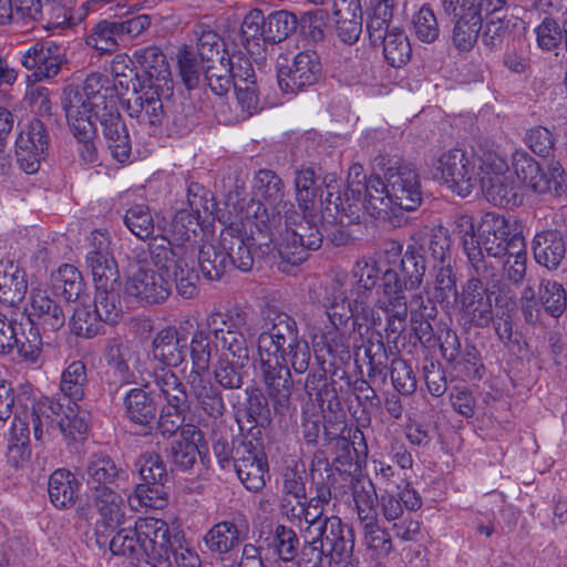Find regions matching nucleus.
<instances>
[{"instance_id":"f8f14e48","label":"nucleus","mask_w":567,"mask_h":567,"mask_svg":"<svg viewBox=\"0 0 567 567\" xmlns=\"http://www.w3.org/2000/svg\"><path fill=\"white\" fill-rule=\"evenodd\" d=\"M488 150L478 147L472 152L451 148L440 153L431 164V176L461 197L468 196L477 187L482 159Z\"/></svg>"},{"instance_id":"6e6552de","label":"nucleus","mask_w":567,"mask_h":567,"mask_svg":"<svg viewBox=\"0 0 567 567\" xmlns=\"http://www.w3.org/2000/svg\"><path fill=\"white\" fill-rule=\"evenodd\" d=\"M321 515L320 499L306 501L300 520L296 523L300 525L306 543L316 551L317 559L322 556L328 558L329 567H355L351 532L339 517L331 516L322 520Z\"/></svg>"},{"instance_id":"72a5a7b5","label":"nucleus","mask_w":567,"mask_h":567,"mask_svg":"<svg viewBox=\"0 0 567 567\" xmlns=\"http://www.w3.org/2000/svg\"><path fill=\"white\" fill-rule=\"evenodd\" d=\"M237 218L238 217H236L235 219H233L229 223V230L231 233L236 234L238 238L233 244L229 251L216 255L215 259L212 260L213 268L215 269V275H214L215 277H218L230 264L235 265L238 269H240L243 271L249 270L252 266V258H251L250 251H249L247 245L245 244L244 239L252 237L255 235V233H259V231L255 230L251 235L239 234L231 227L233 223Z\"/></svg>"},{"instance_id":"58836bf2","label":"nucleus","mask_w":567,"mask_h":567,"mask_svg":"<svg viewBox=\"0 0 567 567\" xmlns=\"http://www.w3.org/2000/svg\"><path fill=\"white\" fill-rule=\"evenodd\" d=\"M86 265L96 290L117 288L118 270L114 258L106 252H87Z\"/></svg>"},{"instance_id":"a211bd4d","label":"nucleus","mask_w":567,"mask_h":567,"mask_svg":"<svg viewBox=\"0 0 567 567\" xmlns=\"http://www.w3.org/2000/svg\"><path fill=\"white\" fill-rule=\"evenodd\" d=\"M322 75V64L313 51H301L278 71V81L284 91L295 93L316 84Z\"/></svg>"},{"instance_id":"13d9d810","label":"nucleus","mask_w":567,"mask_h":567,"mask_svg":"<svg viewBox=\"0 0 567 567\" xmlns=\"http://www.w3.org/2000/svg\"><path fill=\"white\" fill-rule=\"evenodd\" d=\"M413 30L416 38L425 43L435 41L439 37V23L433 10L429 6H422L413 16Z\"/></svg>"},{"instance_id":"2eb2a0df","label":"nucleus","mask_w":567,"mask_h":567,"mask_svg":"<svg viewBox=\"0 0 567 567\" xmlns=\"http://www.w3.org/2000/svg\"><path fill=\"white\" fill-rule=\"evenodd\" d=\"M136 528L144 561L152 567L167 561L177 532L172 530L164 519L155 517L137 519Z\"/></svg>"},{"instance_id":"aec40b11","label":"nucleus","mask_w":567,"mask_h":567,"mask_svg":"<svg viewBox=\"0 0 567 567\" xmlns=\"http://www.w3.org/2000/svg\"><path fill=\"white\" fill-rule=\"evenodd\" d=\"M49 147L43 123L33 120L21 128L16 141V155L20 167L27 174L38 172Z\"/></svg>"},{"instance_id":"052dcab7","label":"nucleus","mask_w":567,"mask_h":567,"mask_svg":"<svg viewBox=\"0 0 567 567\" xmlns=\"http://www.w3.org/2000/svg\"><path fill=\"white\" fill-rule=\"evenodd\" d=\"M11 434L13 442L9 446L10 458L14 461L16 465H19L28 461L31 455V450L28 445L29 427L22 420L14 417L11 425Z\"/></svg>"},{"instance_id":"de8ad7c7","label":"nucleus","mask_w":567,"mask_h":567,"mask_svg":"<svg viewBox=\"0 0 567 567\" xmlns=\"http://www.w3.org/2000/svg\"><path fill=\"white\" fill-rule=\"evenodd\" d=\"M73 308V315L70 320L72 331L80 337L92 338L99 332L100 318L96 310L90 311L89 305L80 297Z\"/></svg>"},{"instance_id":"4be33fe9","label":"nucleus","mask_w":567,"mask_h":567,"mask_svg":"<svg viewBox=\"0 0 567 567\" xmlns=\"http://www.w3.org/2000/svg\"><path fill=\"white\" fill-rule=\"evenodd\" d=\"M136 74L134 84L165 86L172 92V81L168 64L164 54L156 47H147L134 53Z\"/></svg>"},{"instance_id":"37998d69","label":"nucleus","mask_w":567,"mask_h":567,"mask_svg":"<svg viewBox=\"0 0 567 567\" xmlns=\"http://www.w3.org/2000/svg\"><path fill=\"white\" fill-rule=\"evenodd\" d=\"M297 202L301 212H312L324 208L328 199L324 202L322 196L318 197L315 186V173L312 169H301L297 173L295 181Z\"/></svg>"},{"instance_id":"f257e3e1","label":"nucleus","mask_w":567,"mask_h":567,"mask_svg":"<svg viewBox=\"0 0 567 567\" xmlns=\"http://www.w3.org/2000/svg\"><path fill=\"white\" fill-rule=\"evenodd\" d=\"M214 334L224 351L240 362L249 359L248 341L255 332L245 313L227 310L209 315L198 323L190 340L193 368L186 375L188 394L212 416L223 414L225 404L220 392L210 383L207 371L212 359L210 334Z\"/></svg>"},{"instance_id":"0eeeda50","label":"nucleus","mask_w":567,"mask_h":567,"mask_svg":"<svg viewBox=\"0 0 567 567\" xmlns=\"http://www.w3.org/2000/svg\"><path fill=\"white\" fill-rule=\"evenodd\" d=\"M402 279L395 267L386 270L382 277L375 310L386 315V330L401 333L405 330L408 318L406 291L417 289L426 270V257L422 246H409L399 264Z\"/></svg>"},{"instance_id":"412c9836","label":"nucleus","mask_w":567,"mask_h":567,"mask_svg":"<svg viewBox=\"0 0 567 567\" xmlns=\"http://www.w3.org/2000/svg\"><path fill=\"white\" fill-rule=\"evenodd\" d=\"M217 62L208 71V84L216 94L221 95L235 82H255L252 65L240 53L223 54Z\"/></svg>"},{"instance_id":"473e14b6","label":"nucleus","mask_w":567,"mask_h":567,"mask_svg":"<svg viewBox=\"0 0 567 567\" xmlns=\"http://www.w3.org/2000/svg\"><path fill=\"white\" fill-rule=\"evenodd\" d=\"M535 260L547 269H556L565 257V244L553 230L537 233L533 241Z\"/></svg>"},{"instance_id":"bf43d9fd","label":"nucleus","mask_w":567,"mask_h":567,"mask_svg":"<svg viewBox=\"0 0 567 567\" xmlns=\"http://www.w3.org/2000/svg\"><path fill=\"white\" fill-rule=\"evenodd\" d=\"M58 430L71 440L82 439L87 432V422L84 413H80L76 406H68L63 410L62 417L58 420Z\"/></svg>"},{"instance_id":"e433bc0d","label":"nucleus","mask_w":567,"mask_h":567,"mask_svg":"<svg viewBox=\"0 0 567 567\" xmlns=\"http://www.w3.org/2000/svg\"><path fill=\"white\" fill-rule=\"evenodd\" d=\"M62 405L49 398L39 400L33 405L32 426L35 440L42 441L45 435L58 430V420L62 417Z\"/></svg>"},{"instance_id":"5701e85b","label":"nucleus","mask_w":567,"mask_h":567,"mask_svg":"<svg viewBox=\"0 0 567 567\" xmlns=\"http://www.w3.org/2000/svg\"><path fill=\"white\" fill-rule=\"evenodd\" d=\"M463 317L472 324L486 327L493 319V306L487 288L478 279H471L460 296Z\"/></svg>"},{"instance_id":"a878e982","label":"nucleus","mask_w":567,"mask_h":567,"mask_svg":"<svg viewBox=\"0 0 567 567\" xmlns=\"http://www.w3.org/2000/svg\"><path fill=\"white\" fill-rule=\"evenodd\" d=\"M206 447L203 433L195 425L187 424L179 431L171 447L173 463L181 470L190 468Z\"/></svg>"},{"instance_id":"4d7b16f0","label":"nucleus","mask_w":567,"mask_h":567,"mask_svg":"<svg viewBox=\"0 0 567 567\" xmlns=\"http://www.w3.org/2000/svg\"><path fill=\"white\" fill-rule=\"evenodd\" d=\"M235 359V362H230L226 354H223L215 365V380L224 389H239L243 384L240 369L248 360L240 362L237 358Z\"/></svg>"},{"instance_id":"f704fd0d","label":"nucleus","mask_w":567,"mask_h":567,"mask_svg":"<svg viewBox=\"0 0 567 567\" xmlns=\"http://www.w3.org/2000/svg\"><path fill=\"white\" fill-rule=\"evenodd\" d=\"M377 43L382 44L384 59L393 68H401L411 59V42L400 28L391 27V29H386Z\"/></svg>"},{"instance_id":"338daca9","label":"nucleus","mask_w":567,"mask_h":567,"mask_svg":"<svg viewBox=\"0 0 567 567\" xmlns=\"http://www.w3.org/2000/svg\"><path fill=\"white\" fill-rule=\"evenodd\" d=\"M391 380L395 390L403 395H409L416 389V380L412 368L405 360L395 359L392 361Z\"/></svg>"},{"instance_id":"2f4dec72","label":"nucleus","mask_w":567,"mask_h":567,"mask_svg":"<svg viewBox=\"0 0 567 567\" xmlns=\"http://www.w3.org/2000/svg\"><path fill=\"white\" fill-rule=\"evenodd\" d=\"M132 357V352L127 347L116 341L109 344L106 350V380L111 385H114L115 390L134 381V372L128 364Z\"/></svg>"},{"instance_id":"c756f323","label":"nucleus","mask_w":567,"mask_h":567,"mask_svg":"<svg viewBox=\"0 0 567 567\" xmlns=\"http://www.w3.org/2000/svg\"><path fill=\"white\" fill-rule=\"evenodd\" d=\"M152 344V359L165 367H177L185 358V340L174 328L162 329Z\"/></svg>"},{"instance_id":"4468645a","label":"nucleus","mask_w":567,"mask_h":567,"mask_svg":"<svg viewBox=\"0 0 567 567\" xmlns=\"http://www.w3.org/2000/svg\"><path fill=\"white\" fill-rule=\"evenodd\" d=\"M153 265L140 266L132 272L125 284V292L141 302L159 303L169 295L172 279L181 280L185 267L167 268L157 264L153 258Z\"/></svg>"},{"instance_id":"603ef678","label":"nucleus","mask_w":567,"mask_h":567,"mask_svg":"<svg viewBox=\"0 0 567 567\" xmlns=\"http://www.w3.org/2000/svg\"><path fill=\"white\" fill-rule=\"evenodd\" d=\"M371 7L367 28L371 41L377 44L381 34L391 29L389 23L392 19L393 0H372Z\"/></svg>"},{"instance_id":"393cba45","label":"nucleus","mask_w":567,"mask_h":567,"mask_svg":"<svg viewBox=\"0 0 567 567\" xmlns=\"http://www.w3.org/2000/svg\"><path fill=\"white\" fill-rule=\"evenodd\" d=\"M27 323L44 329L58 330L63 327L65 316L60 306L49 298L45 290L33 288L30 301L25 306Z\"/></svg>"},{"instance_id":"49530a36","label":"nucleus","mask_w":567,"mask_h":567,"mask_svg":"<svg viewBox=\"0 0 567 567\" xmlns=\"http://www.w3.org/2000/svg\"><path fill=\"white\" fill-rule=\"evenodd\" d=\"M54 289L66 300L78 301L82 292L81 275L74 266L62 265L52 276Z\"/></svg>"},{"instance_id":"bb28decb","label":"nucleus","mask_w":567,"mask_h":567,"mask_svg":"<svg viewBox=\"0 0 567 567\" xmlns=\"http://www.w3.org/2000/svg\"><path fill=\"white\" fill-rule=\"evenodd\" d=\"M21 63L25 69L33 70L39 80L49 79L59 73L62 55L53 43H35L22 54Z\"/></svg>"},{"instance_id":"0e129e2a","label":"nucleus","mask_w":567,"mask_h":567,"mask_svg":"<svg viewBox=\"0 0 567 567\" xmlns=\"http://www.w3.org/2000/svg\"><path fill=\"white\" fill-rule=\"evenodd\" d=\"M565 33H567V30L563 31L557 21L550 18L544 19V21L535 28L537 45L544 51L558 49Z\"/></svg>"},{"instance_id":"ddd939ff","label":"nucleus","mask_w":567,"mask_h":567,"mask_svg":"<svg viewBox=\"0 0 567 567\" xmlns=\"http://www.w3.org/2000/svg\"><path fill=\"white\" fill-rule=\"evenodd\" d=\"M327 316L334 328L346 324L353 318V330L361 338L367 337L372 329L382 323L381 313L371 308L363 295L346 296L340 287H334L324 303Z\"/></svg>"},{"instance_id":"7c9ffc66","label":"nucleus","mask_w":567,"mask_h":567,"mask_svg":"<svg viewBox=\"0 0 567 567\" xmlns=\"http://www.w3.org/2000/svg\"><path fill=\"white\" fill-rule=\"evenodd\" d=\"M115 480H127V475L118 471L106 455H93L86 470V481L91 489L96 494L104 489H113Z\"/></svg>"},{"instance_id":"ea45409f","label":"nucleus","mask_w":567,"mask_h":567,"mask_svg":"<svg viewBox=\"0 0 567 567\" xmlns=\"http://www.w3.org/2000/svg\"><path fill=\"white\" fill-rule=\"evenodd\" d=\"M125 414L135 424L147 426L156 416V405L141 389L130 390L124 400Z\"/></svg>"},{"instance_id":"69168bd1","label":"nucleus","mask_w":567,"mask_h":567,"mask_svg":"<svg viewBox=\"0 0 567 567\" xmlns=\"http://www.w3.org/2000/svg\"><path fill=\"white\" fill-rule=\"evenodd\" d=\"M298 545L299 540L292 529L284 525L276 527L271 546L282 561H291L295 558Z\"/></svg>"},{"instance_id":"c85d7f7f","label":"nucleus","mask_w":567,"mask_h":567,"mask_svg":"<svg viewBox=\"0 0 567 567\" xmlns=\"http://www.w3.org/2000/svg\"><path fill=\"white\" fill-rule=\"evenodd\" d=\"M333 16L337 34L341 41L348 44L357 42L362 32V11L359 0H337Z\"/></svg>"},{"instance_id":"7ed1b4c3","label":"nucleus","mask_w":567,"mask_h":567,"mask_svg":"<svg viewBox=\"0 0 567 567\" xmlns=\"http://www.w3.org/2000/svg\"><path fill=\"white\" fill-rule=\"evenodd\" d=\"M513 167L514 173L498 152L488 150L477 176V187L488 203L501 207L517 205L516 178L536 193L567 195V176L559 163L550 162L540 167L527 153L516 151L513 154Z\"/></svg>"},{"instance_id":"6e6d98bb","label":"nucleus","mask_w":567,"mask_h":567,"mask_svg":"<svg viewBox=\"0 0 567 567\" xmlns=\"http://www.w3.org/2000/svg\"><path fill=\"white\" fill-rule=\"evenodd\" d=\"M94 308L101 321L115 323L122 316L116 288L96 290Z\"/></svg>"},{"instance_id":"680f3d73","label":"nucleus","mask_w":567,"mask_h":567,"mask_svg":"<svg viewBox=\"0 0 567 567\" xmlns=\"http://www.w3.org/2000/svg\"><path fill=\"white\" fill-rule=\"evenodd\" d=\"M138 473L141 481L148 484L167 482L166 465L156 453H144L140 457Z\"/></svg>"},{"instance_id":"dca6fc26","label":"nucleus","mask_w":567,"mask_h":567,"mask_svg":"<svg viewBox=\"0 0 567 567\" xmlns=\"http://www.w3.org/2000/svg\"><path fill=\"white\" fill-rule=\"evenodd\" d=\"M231 460L237 476L248 491L258 492L269 478L268 462L264 450L251 441L235 445Z\"/></svg>"},{"instance_id":"09e8293b","label":"nucleus","mask_w":567,"mask_h":567,"mask_svg":"<svg viewBox=\"0 0 567 567\" xmlns=\"http://www.w3.org/2000/svg\"><path fill=\"white\" fill-rule=\"evenodd\" d=\"M110 549L114 555L126 556L135 564L144 561L142 558V549H140V537L137 535L136 525L133 529H120L112 537L110 542Z\"/></svg>"},{"instance_id":"9b49d317","label":"nucleus","mask_w":567,"mask_h":567,"mask_svg":"<svg viewBox=\"0 0 567 567\" xmlns=\"http://www.w3.org/2000/svg\"><path fill=\"white\" fill-rule=\"evenodd\" d=\"M258 351L262 364L272 370L290 364L296 372L303 373L310 361L308 343L298 338L296 323L288 317L259 336Z\"/></svg>"},{"instance_id":"423d86ee","label":"nucleus","mask_w":567,"mask_h":567,"mask_svg":"<svg viewBox=\"0 0 567 567\" xmlns=\"http://www.w3.org/2000/svg\"><path fill=\"white\" fill-rule=\"evenodd\" d=\"M357 202L349 203L346 192L342 196H337L334 200L328 199L324 208L312 212H302V220L296 219L285 214V231L280 234L277 243V252L280 257L278 265L284 272H290L291 267L300 265L307 259L308 250H316L321 246L322 234L320 226L326 224L343 223L342 217L349 218V221L358 220Z\"/></svg>"},{"instance_id":"f3484780","label":"nucleus","mask_w":567,"mask_h":567,"mask_svg":"<svg viewBox=\"0 0 567 567\" xmlns=\"http://www.w3.org/2000/svg\"><path fill=\"white\" fill-rule=\"evenodd\" d=\"M166 91L165 86L134 84L130 96L125 100L127 114L141 126L154 128L161 125L164 118V109L159 95Z\"/></svg>"},{"instance_id":"c9c22d12","label":"nucleus","mask_w":567,"mask_h":567,"mask_svg":"<svg viewBox=\"0 0 567 567\" xmlns=\"http://www.w3.org/2000/svg\"><path fill=\"white\" fill-rule=\"evenodd\" d=\"M14 348L22 362L33 368L42 364V338L39 327L20 323L14 338Z\"/></svg>"},{"instance_id":"39448f33","label":"nucleus","mask_w":567,"mask_h":567,"mask_svg":"<svg viewBox=\"0 0 567 567\" xmlns=\"http://www.w3.org/2000/svg\"><path fill=\"white\" fill-rule=\"evenodd\" d=\"M344 192L349 203L360 204L358 220L362 213L378 219H391L399 209L413 210L422 200L417 174L408 167L389 169L385 181L379 176L365 181L363 167L352 165Z\"/></svg>"},{"instance_id":"e2e57ef3","label":"nucleus","mask_w":567,"mask_h":567,"mask_svg":"<svg viewBox=\"0 0 567 567\" xmlns=\"http://www.w3.org/2000/svg\"><path fill=\"white\" fill-rule=\"evenodd\" d=\"M266 19L259 9H251L243 19L240 25V38L246 44L255 42L259 44L260 40L266 41Z\"/></svg>"},{"instance_id":"5fc2aeb1","label":"nucleus","mask_w":567,"mask_h":567,"mask_svg":"<svg viewBox=\"0 0 567 567\" xmlns=\"http://www.w3.org/2000/svg\"><path fill=\"white\" fill-rule=\"evenodd\" d=\"M297 28V18L287 11H277L266 19V41L280 42Z\"/></svg>"},{"instance_id":"a19ab883","label":"nucleus","mask_w":567,"mask_h":567,"mask_svg":"<svg viewBox=\"0 0 567 567\" xmlns=\"http://www.w3.org/2000/svg\"><path fill=\"white\" fill-rule=\"evenodd\" d=\"M167 489L165 483L148 484L142 482L132 494L127 496L128 506L133 511L141 508H162L167 502Z\"/></svg>"},{"instance_id":"f03ea898","label":"nucleus","mask_w":567,"mask_h":567,"mask_svg":"<svg viewBox=\"0 0 567 567\" xmlns=\"http://www.w3.org/2000/svg\"><path fill=\"white\" fill-rule=\"evenodd\" d=\"M63 109L73 135L84 144L87 158L93 161L91 140L95 135V120H99L113 157L123 163L131 153L130 137L117 111L116 87L109 85V79L92 73L86 76L81 90L64 92Z\"/></svg>"},{"instance_id":"a18cd8bd","label":"nucleus","mask_w":567,"mask_h":567,"mask_svg":"<svg viewBox=\"0 0 567 567\" xmlns=\"http://www.w3.org/2000/svg\"><path fill=\"white\" fill-rule=\"evenodd\" d=\"M87 383L86 369L81 361L70 363L61 375L60 390L72 401L83 399Z\"/></svg>"},{"instance_id":"4c0bfd02","label":"nucleus","mask_w":567,"mask_h":567,"mask_svg":"<svg viewBox=\"0 0 567 567\" xmlns=\"http://www.w3.org/2000/svg\"><path fill=\"white\" fill-rule=\"evenodd\" d=\"M75 476L63 468L54 471L49 478V496L55 507L64 508L75 502L79 492Z\"/></svg>"},{"instance_id":"864d4df0","label":"nucleus","mask_w":567,"mask_h":567,"mask_svg":"<svg viewBox=\"0 0 567 567\" xmlns=\"http://www.w3.org/2000/svg\"><path fill=\"white\" fill-rule=\"evenodd\" d=\"M155 381L162 394L167 401V404L174 410L184 408L186 400V391L183 389L182 383L177 377L166 369H162L161 373L155 375Z\"/></svg>"},{"instance_id":"20e7f679","label":"nucleus","mask_w":567,"mask_h":567,"mask_svg":"<svg viewBox=\"0 0 567 567\" xmlns=\"http://www.w3.org/2000/svg\"><path fill=\"white\" fill-rule=\"evenodd\" d=\"M456 233L472 265L478 268L484 254L499 258L508 256V277L519 281L526 271V249L520 223L496 213H486L476 225L470 215H461Z\"/></svg>"},{"instance_id":"cd10ccee","label":"nucleus","mask_w":567,"mask_h":567,"mask_svg":"<svg viewBox=\"0 0 567 567\" xmlns=\"http://www.w3.org/2000/svg\"><path fill=\"white\" fill-rule=\"evenodd\" d=\"M25 271L11 259L0 260V300L9 307L20 303L27 293Z\"/></svg>"},{"instance_id":"8fccbe9b","label":"nucleus","mask_w":567,"mask_h":567,"mask_svg":"<svg viewBox=\"0 0 567 567\" xmlns=\"http://www.w3.org/2000/svg\"><path fill=\"white\" fill-rule=\"evenodd\" d=\"M482 27V16L473 13L472 17L457 19L453 29L452 41L460 51H467L477 41Z\"/></svg>"},{"instance_id":"1a4fd4ad","label":"nucleus","mask_w":567,"mask_h":567,"mask_svg":"<svg viewBox=\"0 0 567 567\" xmlns=\"http://www.w3.org/2000/svg\"><path fill=\"white\" fill-rule=\"evenodd\" d=\"M200 228L199 213L178 210L172 221L161 228V235L150 245L151 258L167 268H189L195 256V238Z\"/></svg>"},{"instance_id":"c03bdc74","label":"nucleus","mask_w":567,"mask_h":567,"mask_svg":"<svg viewBox=\"0 0 567 567\" xmlns=\"http://www.w3.org/2000/svg\"><path fill=\"white\" fill-rule=\"evenodd\" d=\"M204 540L209 550L226 554L239 544V529L234 523L220 522L207 532Z\"/></svg>"},{"instance_id":"9d476101","label":"nucleus","mask_w":567,"mask_h":567,"mask_svg":"<svg viewBox=\"0 0 567 567\" xmlns=\"http://www.w3.org/2000/svg\"><path fill=\"white\" fill-rule=\"evenodd\" d=\"M254 189L260 198L251 199L231 226L241 235H251L255 230L265 231L280 221L281 213H287L288 203L284 200L282 183L275 173L259 171L254 179Z\"/></svg>"},{"instance_id":"3c124183","label":"nucleus","mask_w":567,"mask_h":567,"mask_svg":"<svg viewBox=\"0 0 567 567\" xmlns=\"http://www.w3.org/2000/svg\"><path fill=\"white\" fill-rule=\"evenodd\" d=\"M124 224L134 236L143 240L151 238L155 228L150 208L142 204L126 210Z\"/></svg>"},{"instance_id":"774afa93","label":"nucleus","mask_w":567,"mask_h":567,"mask_svg":"<svg viewBox=\"0 0 567 567\" xmlns=\"http://www.w3.org/2000/svg\"><path fill=\"white\" fill-rule=\"evenodd\" d=\"M171 551L177 567H202V559L198 553L184 539L181 533L174 535Z\"/></svg>"},{"instance_id":"79ce46f5","label":"nucleus","mask_w":567,"mask_h":567,"mask_svg":"<svg viewBox=\"0 0 567 567\" xmlns=\"http://www.w3.org/2000/svg\"><path fill=\"white\" fill-rule=\"evenodd\" d=\"M95 503L101 516V523L109 528H115L124 523V498L114 489H104L95 495Z\"/></svg>"},{"instance_id":"6ab92c4d","label":"nucleus","mask_w":567,"mask_h":567,"mask_svg":"<svg viewBox=\"0 0 567 567\" xmlns=\"http://www.w3.org/2000/svg\"><path fill=\"white\" fill-rule=\"evenodd\" d=\"M520 303L525 319L529 322L538 318L542 306L550 316L558 318L566 310L567 291L559 282L542 280L537 292L530 287L523 290Z\"/></svg>"},{"instance_id":"b1692460","label":"nucleus","mask_w":567,"mask_h":567,"mask_svg":"<svg viewBox=\"0 0 567 567\" xmlns=\"http://www.w3.org/2000/svg\"><path fill=\"white\" fill-rule=\"evenodd\" d=\"M396 254H380L375 257L362 258L358 260L352 270L353 295H363L364 300L369 302L372 289L375 287L380 276H384L386 270L395 266Z\"/></svg>"}]
</instances>
